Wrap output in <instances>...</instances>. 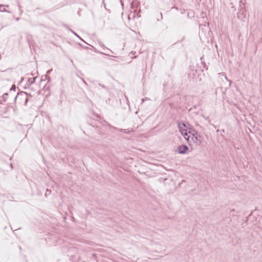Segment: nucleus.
<instances>
[{"label":"nucleus","instance_id":"1a4fd4ad","mask_svg":"<svg viewBox=\"0 0 262 262\" xmlns=\"http://www.w3.org/2000/svg\"><path fill=\"white\" fill-rule=\"evenodd\" d=\"M128 19H130V15H128Z\"/></svg>","mask_w":262,"mask_h":262},{"label":"nucleus","instance_id":"6e6552de","mask_svg":"<svg viewBox=\"0 0 262 262\" xmlns=\"http://www.w3.org/2000/svg\"><path fill=\"white\" fill-rule=\"evenodd\" d=\"M205 119L207 120H208V121L210 122V120H209V118L208 117H206Z\"/></svg>","mask_w":262,"mask_h":262},{"label":"nucleus","instance_id":"f8f14e48","mask_svg":"<svg viewBox=\"0 0 262 262\" xmlns=\"http://www.w3.org/2000/svg\"><path fill=\"white\" fill-rule=\"evenodd\" d=\"M75 35H76V36H77L78 37H79V36L77 34H76V33H75Z\"/></svg>","mask_w":262,"mask_h":262},{"label":"nucleus","instance_id":"423d86ee","mask_svg":"<svg viewBox=\"0 0 262 262\" xmlns=\"http://www.w3.org/2000/svg\"><path fill=\"white\" fill-rule=\"evenodd\" d=\"M192 139L193 140V138L194 137L195 138V139L196 140V142H197L198 141L199 142H201V140H200V136H195L194 137V135L193 134H192Z\"/></svg>","mask_w":262,"mask_h":262},{"label":"nucleus","instance_id":"f257e3e1","mask_svg":"<svg viewBox=\"0 0 262 262\" xmlns=\"http://www.w3.org/2000/svg\"><path fill=\"white\" fill-rule=\"evenodd\" d=\"M179 128L180 129V131L181 132L182 135L183 136L184 138L186 140H187L188 142H189V138H190V135L191 134L190 132L187 133V130L186 129H182L181 127V124H179Z\"/></svg>","mask_w":262,"mask_h":262},{"label":"nucleus","instance_id":"7ed1b4c3","mask_svg":"<svg viewBox=\"0 0 262 262\" xmlns=\"http://www.w3.org/2000/svg\"><path fill=\"white\" fill-rule=\"evenodd\" d=\"M5 6H6L7 7H8L9 5L4 6L3 5H0V11H1V12H7L8 13H10V11L7 10L5 8H4L3 9H1V8L4 7Z\"/></svg>","mask_w":262,"mask_h":262},{"label":"nucleus","instance_id":"39448f33","mask_svg":"<svg viewBox=\"0 0 262 262\" xmlns=\"http://www.w3.org/2000/svg\"><path fill=\"white\" fill-rule=\"evenodd\" d=\"M239 7L241 8V10H245V3H242V1H241L239 2Z\"/></svg>","mask_w":262,"mask_h":262},{"label":"nucleus","instance_id":"0eeeda50","mask_svg":"<svg viewBox=\"0 0 262 262\" xmlns=\"http://www.w3.org/2000/svg\"><path fill=\"white\" fill-rule=\"evenodd\" d=\"M27 101H28V99L26 98V100H25V105L27 104Z\"/></svg>","mask_w":262,"mask_h":262},{"label":"nucleus","instance_id":"20e7f679","mask_svg":"<svg viewBox=\"0 0 262 262\" xmlns=\"http://www.w3.org/2000/svg\"><path fill=\"white\" fill-rule=\"evenodd\" d=\"M35 78L34 77H33V78H30L29 79H28V82L29 83V84L31 85V84H32L35 81Z\"/></svg>","mask_w":262,"mask_h":262},{"label":"nucleus","instance_id":"2eb2a0df","mask_svg":"<svg viewBox=\"0 0 262 262\" xmlns=\"http://www.w3.org/2000/svg\"><path fill=\"white\" fill-rule=\"evenodd\" d=\"M229 81L230 82V84L229 85H230L231 83V81L230 80H229Z\"/></svg>","mask_w":262,"mask_h":262},{"label":"nucleus","instance_id":"9d476101","mask_svg":"<svg viewBox=\"0 0 262 262\" xmlns=\"http://www.w3.org/2000/svg\"><path fill=\"white\" fill-rule=\"evenodd\" d=\"M124 129H120V131H121V132H123V131H124Z\"/></svg>","mask_w":262,"mask_h":262},{"label":"nucleus","instance_id":"f03ea898","mask_svg":"<svg viewBox=\"0 0 262 262\" xmlns=\"http://www.w3.org/2000/svg\"><path fill=\"white\" fill-rule=\"evenodd\" d=\"M188 149V146L185 145H180L177 148L178 152L180 154H185Z\"/></svg>","mask_w":262,"mask_h":262},{"label":"nucleus","instance_id":"dca6fc26","mask_svg":"<svg viewBox=\"0 0 262 262\" xmlns=\"http://www.w3.org/2000/svg\"><path fill=\"white\" fill-rule=\"evenodd\" d=\"M120 1L121 2V1L120 0Z\"/></svg>","mask_w":262,"mask_h":262},{"label":"nucleus","instance_id":"ddd939ff","mask_svg":"<svg viewBox=\"0 0 262 262\" xmlns=\"http://www.w3.org/2000/svg\"><path fill=\"white\" fill-rule=\"evenodd\" d=\"M182 125H183V126H185V124H184V123H182Z\"/></svg>","mask_w":262,"mask_h":262},{"label":"nucleus","instance_id":"4468645a","mask_svg":"<svg viewBox=\"0 0 262 262\" xmlns=\"http://www.w3.org/2000/svg\"><path fill=\"white\" fill-rule=\"evenodd\" d=\"M225 78L227 80V77L226 76H225Z\"/></svg>","mask_w":262,"mask_h":262},{"label":"nucleus","instance_id":"9b49d317","mask_svg":"<svg viewBox=\"0 0 262 262\" xmlns=\"http://www.w3.org/2000/svg\"><path fill=\"white\" fill-rule=\"evenodd\" d=\"M16 20H19V18H16Z\"/></svg>","mask_w":262,"mask_h":262}]
</instances>
